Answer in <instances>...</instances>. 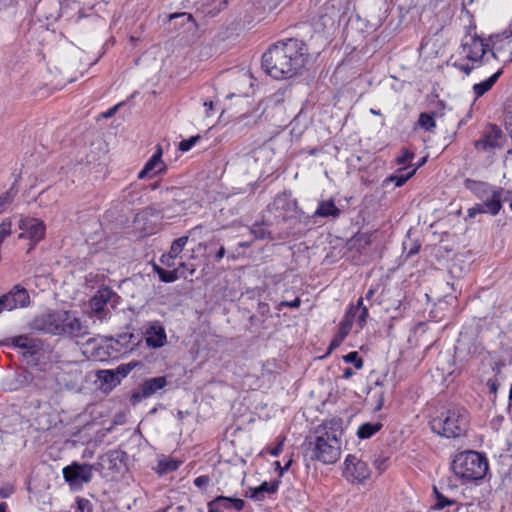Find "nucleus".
<instances>
[{"instance_id": "obj_36", "label": "nucleus", "mask_w": 512, "mask_h": 512, "mask_svg": "<svg viewBox=\"0 0 512 512\" xmlns=\"http://www.w3.org/2000/svg\"><path fill=\"white\" fill-rule=\"evenodd\" d=\"M343 360L346 363H352L354 364L356 369H361L363 367V359L359 357L358 352L353 351L343 356Z\"/></svg>"}, {"instance_id": "obj_58", "label": "nucleus", "mask_w": 512, "mask_h": 512, "mask_svg": "<svg viewBox=\"0 0 512 512\" xmlns=\"http://www.w3.org/2000/svg\"><path fill=\"white\" fill-rule=\"evenodd\" d=\"M344 339L345 338H340V334L337 333L330 344V349L338 347Z\"/></svg>"}, {"instance_id": "obj_28", "label": "nucleus", "mask_w": 512, "mask_h": 512, "mask_svg": "<svg viewBox=\"0 0 512 512\" xmlns=\"http://www.w3.org/2000/svg\"><path fill=\"white\" fill-rule=\"evenodd\" d=\"M215 499H223V502L218 503V507L223 509H230L234 508L236 511H241L244 506L245 502L242 499L239 498H231L226 496H218Z\"/></svg>"}, {"instance_id": "obj_21", "label": "nucleus", "mask_w": 512, "mask_h": 512, "mask_svg": "<svg viewBox=\"0 0 512 512\" xmlns=\"http://www.w3.org/2000/svg\"><path fill=\"white\" fill-rule=\"evenodd\" d=\"M339 215H340V210L336 207L334 201L332 199H330V200H326V201H321L318 204V207H317L316 211L314 212L313 217L314 218H316V217H324V218L332 217L335 219Z\"/></svg>"}, {"instance_id": "obj_56", "label": "nucleus", "mask_w": 512, "mask_h": 512, "mask_svg": "<svg viewBox=\"0 0 512 512\" xmlns=\"http://www.w3.org/2000/svg\"><path fill=\"white\" fill-rule=\"evenodd\" d=\"M283 450V442H279L273 449L270 450V454L274 457H278Z\"/></svg>"}, {"instance_id": "obj_53", "label": "nucleus", "mask_w": 512, "mask_h": 512, "mask_svg": "<svg viewBox=\"0 0 512 512\" xmlns=\"http://www.w3.org/2000/svg\"><path fill=\"white\" fill-rule=\"evenodd\" d=\"M14 492V487L10 484L4 485L0 488V497L8 498Z\"/></svg>"}, {"instance_id": "obj_22", "label": "nucleus", "mask_w": 512, "mask_h": 512, "mask_svg": "<svg viewBox=\"0 0 512 512\" xmlns=\"http://www.w3.org/2000/svg\"><path fill=\"white\" fill-rule=\"evenodd\" d=\"M348 309H354V320L356 321L359 329H362L367 322L368 318V308L363 304V298H359L356 305H351Z\"/></svg>"}, {"instance_id": "obj_12", "label": "nucleus", "mask_w": 512, "mask_h": 512, "mask_svg": "<svg viewBox=\"0 0 512 512\" xmlns=\"http://www.w3.org/2000/svg\"><path fill=\"white\" fill-rule=\"evenodd\" d=\"M490 43L478 36L470 37L462 43L461 49L465 57L475 63H481V59L489 50Z\"/></svg>"}, {"instance_id": "obj_41", "label": "nucleus", "mask_w": 512, "mask_h": 512, "mask_svg": "<svg viewBox=\"0 0 512 512\" xmlns=\"http://www.w3.org/2000/svg\"><path fill=\"white\" fill-rule=\"evenodd\" d=\"M453 504H455L454 500H451L442 494V495H438V498L436 499V503L433 505L432 508L435 510H442L445 507L451 506Z\"/></svg>"}, {"instance_id": "obj_18", "label": "nucleus", "mask_w": 512, "mask_h": 512, "mask_svg": "<svg viewBox=\"0 0 512 512\" xmlns=\"http://www.w3.org/2000/svg\"><path fill=\"white\" fill-rule=\"evenodd\" d=\"M162 157V149L160 146H157V151L151 156V158L146 162L143 169L139 172L138 178L144 179L146 177H153L162 171L165 170V164L161 160Z\"/></svg>"}, {"instance_id": "obj_62", "label": "nucleus", "mask_w": 512, "mask_h": 512, "mask_svg": "<svg viewBox=\"0 0 512 512\" xmlns=\"http://www.w3.org/2000/svg\"><path fill=\"white\" fill-rule=\"evenodd\" d=\"M419 249H420V245H419V244L414 243V244L411 246V248L408 250L407 255H408V256H412V255H414V254L418 253Z\"/></svg>"}, {"instance_id": "obj_59", "label": "nucleus", "mask_w": 512, "mask_h": 512, "mask_svg": "<svg viewBox=\"0 0 512 512\" xmlns=\"http://www.w3.org/2000/svg\"><path fill=\"white\" fill-rule=\"evenodd\" d=\"M504 365L505 364L500 361H497L494 363V365L492 366V371L495 373L496 376L501 374V371H502V368L504 367Z\"/></svg>"}, {"instance_id": "obj_24", "label": "nucleus", "mask_w": 512, "mask_h": 512, "mask_svg": "<svg viewBox=\"0 0 512 512\" xmlns=\"http://www.w3.org/2000/svg\"><path fill=\"white\" fill-rule=\"evenodd\" d=\"M381 422H366L359 426L357 436L360 439H368L375 435L381 428Z\"/></svg>"}, {"instance_id": "obj_23", "label": "nucleus", "mask_w": 512, "mask_h": 512, "mask_svg": "<svg viewBox=\"0 0 512 512\" xmlns=\"http://www.w3.org/2000/svg\"><path fill=\"white\" fill-rule=\"evenodd\" d=\"M501 73H502V71L498 70L496 73L491 75L488 79H486L480 83L474 84L473 92L476 95V98H479V97L483 96L486 92H488L494 86V84L497 82Z\"/></svg>"}, {"instance_id": "obj_44", "label": "nucleus", "mask_w": 512, "mask_h": 512, "mask_svg": "<svg viewBox=\"0 0 512 512\" xmlns=\"http://www.w3.org/2000/svg\"><path fill=\"white\" fill-rule=\"evenodd\" d=\"M177 269H179V272H178L179 278L180 277L187 278L188 274L193 275L195 272V268L193 266H189L188 264H186L184 262L180 263V265Z\"/></svg>"}, {"instance_id": "obj_48", "label": "nucleus", "mask_w": 512, "mask_h": 512, "mask_svg": "<svg viewBox=\"0 0 512 512\" xmlns=\"http://www.w3.org/2000/svg\"><path fill=\"white\" fill-rule=\"evenodd\" d=\"M133 367H134V365H132L131 363L125 364V365H120L116 370V374L118 376L121 375V377H126L131 372Z\"/></svg>"}, {"instance_id": "obj_39", "label": "nucleus", "mask_w": 512, "mask_h": 512, "mask_svg": "<svg viewBox=\"0 0 512 512\" xmlns=\"http://www.w3.org/2000/svg\"><path fill=\"white\" fill-rule=\"evenodd\" d=\"M1 301H3V305H4V308L7 310V311H11L13 309H16L18 307L16 301H15V298L12 294L11 291H9L8 293L2 295L0 297Z\"/></svg>"}, {"instance_id": "obj_5", "label": "nucleus", "mask_w": 512, "mask_h": 512, "mask_svg": "<svg viewBox=\"0 0 512 512\" xmlns=\"http://www.w3.org/2000/svg\"><path fill=\"white\" fill-rule=\"evenodd\" d=\"M455 475L466 481H477L485 477L489 470L487 458L476 451L457 454L452 462Z\"/></svg>"}, {"instance_id": "obj_37", "label": "nucleus", "mask_w": 512, "mask_h": 512, "mask_svg": "<svg viewBox=\"0 0 512 512\" xmlns=\"http://www.w3.org/2000/svg\"><path fill=\"white\" fill-rule=\"evenodd\" d=\"M289 205V199L285 193L277 195L272 203V207L275 209L283 210L289 209Z\"/></svg>"}, {"instance_id": "obj_32", "label": "nucleus", "mask_w": 512, "mask_h": 512, "mask_svg": "<svg viewBox=\"0 0 512 512\" xmlns=\"http://www.w3.org/2000/svg\"><path fill=\"white\" fill-rule=\"evenodd\" d=\"M188 239H189L188 235H185V236L175 239L172 242L168 253L171 254L175 258L179 257L181 252L183 251L184 247L186 246Z\"/></svg>"}, {"instance_id": "obj_57", "label": "nucleus", "mask_w": 512, "mask_h": 512, "mask_svg": "<svg viewBox=\"0 0 512 512\" xmlns=\"http://www.w3.org/2000/svg\"><path fill=\"white\" fill-rule=\"evenodd\" d=\"M507 201L512 202V192L505 191L503 188H501V203Z\"/></svg>"}, {"instance_id": "obj_34", "label": "nucleus", "mask_w": 512, "mask_h": 512, "mask_svg": "<svg viewBox=\"0 0 512 512\" xmlns=\"http://www.w3.org/2000/svg\"><path fill=\"white\" fill-rule=\"evenodd\" d=\"M418 124L426 131H432L436 126L433 116L429 113H421L418 119Z\"/></svg>"}, {"instance_id": "obj_49", "label": "nucleus", "mask_w": 512, "mask_h": 512, "mask_svg": "<svg viewBox=\"0 0 512 512\" xmlns=\"http://www.w3.org/2000/svg\"><path fill=\"white\" fill-rule=\"evenodd\" d=\"M487 213L484 205L476 204L474 207L468 209V217L474 218L477 214Z\"/></svg>"}, {"instance_id": "obj_63", "label": "nucleus", "mask_w": 512, "mask_h": 512, "mask_svg": "<svg viewBox=\"0 0 512 512\" xmlns=\"http://www.w3.org/2000/svg\"><path fill=\"white\" fill-rule=\"evenodd\" d=\"M173 17H182V18H186L189 22V24L191 26H194V22L192 20V16L190 14H187V13H181V14H178V15H174Z\"/></svg>"}, {"instance_id": "obj_51", "label": "nucleus", "mask_w": 512, "mask_h": 512, "mask_svg": "<svg viewBox=\"0 0 512 512\" xmlns=\"http://www.w3.org/2000/svg\"><path fill=\"white\" fill-rule=\"evenodd\" d=\"M175 259V257L167 252L160 257V262L167 267H173L175 265Z\"/></svg>"}, {"instance_id": "obj_31", "label": "nucleus", "mask_w": 512, "mask_h": 512, "mask_svg": "<svg viewBox=\"0 0 512 512\" xmlns=\"http://www.w3.org/2000/svg\"><path fill=\"white\" fill-rule=\"evenodd\" d=\"M154 271L157 273L159 279L165 283L175 282L179 278V269L165 270L157 265H154Z\"/></svg>"}, {"instance_id": "obj_29", "label": "nucleus", "mask_w": 512, "mask_h": 512, "mask_svg": "<svg viewBox=\"0 0 512 512\" xmlns=\"http://www.w3.org/2000/svg\"><path fill=\"white\" fill-rule=\"evenodd\" d=\"M10 291L12 292L18 307H26L29 305L30 297L25 288L20 285H15Z\"/></svg>"}, {"instance_id": "obj_55", "label": "nucleus", "mask_w": 512, "mask_h": 512, "mask_svg": "<svg viewBox=\"0 0 512 512\" xmlns=\"http://www.w3.org/2000/svg\"><path fill=\"white\" fill-rule=\"evenodd\" d=\"M258 313L262 316L268 317L270 314V307L267 303H259L258 304Z\"/></svg>"}, {"instance_id": "obj_17", "label": "nucleus", "mask_w": 512, "mask_h": 512, "mask_svg": "<svg viewBox=\"0 0 512 512\" xmlns=\"http://www.w3.org/2000/svg\"><path fill=\"white\" fill-rule=\"evenodd\" d=\"M487 42L490 43L494 58H498V55L504 51H508L509 55L512 52V32L503 31L501 34L492 35Z\"/></svg>"}, {"instance_id": "obj_38", "label": "nucleus", "mask_w": 512, "mask_h": 512, "mask_svg": "<svg viewBox=\"0 0 512 512\" xmlns=\"http://www.w3.org/2000/svg\"><path fill=\"white\" fill-rule=\"evenodd\" d=\"M185 2L187 4H193V5H195L197 3L196 0H185ZM225 4H226V1H223V0H204L202 3V7L215 5L214 7H212V9L209 10V13H210L216 9L219 11L221 9V7Z\"/></svg>"}, {"instance_id": "obj_2", "label": "nucleus", "mask_w": 512, "mask_h": 512, "mask_svg": "<svg viewBox=\"0 0 512 512\" xmlns=\"http://www.w3.org/2000/svg\"><path fill=\"white\" fill-rule=\"evenodd\" d=\"M343 420L331 418L323 421L314 430V439L309 441L311 458L323 464H334L341 456Z\"/></svg>"}, {"instance_id": "obj_46", "label": "nucleus", "mask_w": 512, "mask_h": 512, "mask_svg": "<svg viewBox=\"0 0 512 512\" xmlns=\"http://www.w3.org/2000/svg\"><path fill=\"white\" fill-rule=\"evenodd\" d=\"M301 304L300 298H295L292 301H282L278 304L277 310L281 311L283 307L298 308Z\"/></svg>"}, {"instance_id": "obj_27", "label": "nucleus", "mask_w": 512, "mask_h": 512, "mask_svg": "<svg viewBox=\"0 0 512 512\" xmlns=\"http://www.w3.org/2000/svg\"><path fill=\"white\" fill-rule=\"evenodd\" d=\"M354 309H348L340 322L338 334H340V338H346L351 331L353 322H354Z\"/></svg>"}, {"instance_id": "obj_19", "label": "nucleus", "mask_w": 512, "mask_h": 512, "mask_svg": "<svg viewBox=\"0 0 512 512\" xmlns=\"http://www.w3.org/2000/svg\"><path fill=\"white\" fill-rule=\"evenodd\" d=\"M14 347L25 350L24 355L34 356L41 350V343L39 340L32 339L27 335H19L10 339Z\"/></svg>"}, {"instance_id": "obj_43", "label": "nucleus", "mask_w": 512, "mask_h": 512, "mask_svg": "<svg viewBox=\"0 0 512 512\" xmlns=\"http://www.w3.org/2000/svg\"><path fill=\"white\" fill-rule=\"evenodd\" d=\"M199 139H200V136H192L189 139L182 140L179 143V150L182 151V152L189 151L196 144V142Z\"/></svg>"}, {"instance_id": "obj_60", "label": "nucleus", "mask_w": 512, "mask_h": 512, "mask_svg": "<svg viewBox=\"0 0 512 512\" xmlns=\"http://www.w3.org/2000/svg\"><path fill=\"white\" fill-rule=\"evenodd\" d=\"M225 254H226V250H225L224 246H221L215 254V257H214L215 261L219 262L225 256Z\"/></svg>"}, {"instance_id": "obj_52", "label": "nucleus", "mask_w": 512, "mask_h": 512, "mask_svg": "<svg viewBox=\"0 0 512 512\" xmlns=\"http://www.w3.org/2000/svg\"><path fill=\"white\" fill-rule=\"evenodd\" d=\"M223 499H213L212 501L208 502V512H223L220 507H218V503L223 502Z\"/></svg>"}, {"instance_id": "obj_45", "label": "nucleus", "mask_w": 512, "mask_h": 512, "mask_svg": "<svg viewBox=\"0 0 512 512\" xmlns=\"http://www.w3.org/2000/svg\"><path fill=\"white\" fill-rule=\"evenodd\" d=\"M414 158V153L410 152L407 149H403L401 155L396 158V162L399 165L405 164L406 162L412 160Z\"/></svg>"}, {"instance_id": "obj_40", "label": "nucleus", "mask_w": 512, "mask_h": 512, "mask_svg": "<svg viewBox=\"0 0 512 512\" xmlns=\"http://www.w3.org/2000/svg\"><path fill=\"white\" fill-rule=\"evenodd\" d=\"M251 233L254 235L256 239H265L268 238L270 240H273V237L271 236V233L266 231L261 225L255 224L252 229Z\"/></svg>"}, {"instance_id": "obj_42", "label": "nucleus", "mask_w": 512, "mask_h": 512, "mask_svg": "<svg viewBox=\"0 0 512 512\" xmlns=\"http://www.w3.org/2000/svg\"><path fill=\"white\" fill-rule=\"evenodd\" d=\"M76 502L80 512H93V505L88 499L77 497Z\"/></svg>"}, {"instance_id": "obj_1", "label": "nucleus", "mask_w": 512, "mask_h": 512, "mask_svg": "<svg viewBox=\"0 0 512 512\" xmlns=\"http://www.w3.org/2000/svg\"><path fill=\"white\" fill-rule=\"evenodd\" d=\"M308 58L306 44L289 38L271 45L262 55V68L274 79H290L302 73Z\"/></svg>"}, {"instance_id": "obj_54", "label": "nucleus", "mask_w": 512, "mask_h": 512, "mask_svg": "<svg viewBox=\"0 0 512 512\" xmlns=\"http://www.w3.org/2000/svg\"><path fill=\"white\" fill-rule=\"evenodd\" d=\"M487 387L489 388V391L493 394H497L499 383L497 379H488L486 382Z\"/></svg>"}, {"instance_id": "obj_33", "label": "nucleus", "mask_w": 512, "mask_h": 512, "mask_svg": "<svg viewBox=\"0 0 512 512\" xmlns=\"http://www.w3.org/2000/svg\"><path fill=\"white\" fill-rule=\"evenodd\" d=\"M17 190L15 189V183L3 194L0 195V213H2L6 206L11 204L14 198L17 195Z\"/></svg>"}, {"instance_id": "obj_14", "label": "nucleus", "mask_w": 512, "mask_h": 512, "mask_svg": "<svg viewBox=\"0 0 512 512\" xmlns=\"http://www.w3.org/2000/svg\"><path fill=\"white\" fill-rule=\"evenodd\" d=\"M112 342H114L112 337L98 336L89 338L86 341V345L92 347L91 354L96 360L104 361L112 356L110 350L117 351L113 347Z\"/></svg>"}, {"instance_id": "obj_10", "label": "nucleus", "mask_w": 512, "mask_h": 512, "mask_svg": "<svg viewBox=\"0 0 512 512\" xmlns=\"http://www.w3.org/2000/svg\"><path fill=\"white\" fill-rule=\"evenodd\" d=\"M503 139L504 133L501 128L495 124H489L483 131L482 137L474 142V147L484 152L491 149H500Z\"/></svg>"}, {"instance_id": "obj_47", "label": "nucleus", "mask_w": 512, "mask_h": 512, "mask_svg": "<svg viewBox=\"0 0 512 512\" xmlns=\"http://www.w3.org/2000/svg\"><path fill=\"white\" fill-rule=\"evenodd\" d=\"M210 483V477L207 475H201L194 480V485L200 489L206 488Z\"/></svg>"}, {"instance_id": "obj_61", "label": "nucleus", "mask_w": 512, "mask_h": 512, "mask_svg": "<svg viewBox=\"0 0 512 512\" xmlns=\"http://www.w3.org/2000/svg\"><path fill=\"white\" fill-rule=\"evenodd\" d=\"M354 375V371L352 368H345L344 371H343V375H342V378L343 379H349L351 378L352 376Z\"/></svg>"}, {"instance_id": "obj_30", "label": "nucleus", "mask_w": 512, "mask_h": 512, "mask_svg": "<svg viewBox=\"0 0 512 512\" xmlns=\"http://www.w3.org/2000/svg\"><path fill=\"white\" fill-rule=\"evenodd\" d=\"M465 351L471 355H480L483 352V347L477 343L467 344L463 339H460L458 341V346L456 347V353L461 354Z\"/></svg>"}, {"instance_id": "obj_13", "label": "nucleus", "mask_w": 512, "mask_h": 512, "mask_svg": "<svg viewBox=\"0 0 512 512\" xmlns=\"http://www.w3.org/2000/svg\"><path fill=\"white\" fill-rule=\"evenodd\" d=\"M127 458V453L122 450H111L106 454L101 455L98 461L94 464V470L102 474L105 470L116 471L120 470L121 464Z\"/></svg>"}, {"instance_id": "obj_35", "label": "nucleus", "mask_w": 512, "mask_h": 512, "mask_svg": "<svg viewBox=\"0 0 512 512\" xmlns=\"http://www.w3.org/2000/svg\"><path fill=\"white\" fill-rule=\"evenodd\" d=\"M103 374L102 379L105 384H107L110 388L116 386L120 383V377L116 374V372L112 370H104L101 371Z\"/></svg>"}, {"instance_id": "obj_20", "label": "nucleus", "mask_w": 512, "mask_h": 512, "mask_svg": "<svg viewBox=\"0 0 512 512\" xmlns=\"http://www.w3.org/2000/svg\"><path fill=\"white\" fill-rule=\"evenodd\" d=\"M280 480H273L271 482H263L256 488H250L246 492V496L252 498L255 501H262L266 495L275 494L278 491Z\"/></svg>"}, {"instance_id": "obj_16", "label": "nucleus", "mask_w": 512, "mask_h": 512, "mask_svg": "<svg viewBox=\"0 0 512 512\" xmlns=\"http://www.w3.org/2000/svg\"><path fill=\"white\" fill-rule=\"evenodd\" d=\"M166 385L167 380L164 376L146 379L133 393L132 398L137 401L149 398L159 390L163 389Z\"/></svg>"}, {"instance_id": "obj_15", "label": "nucleus", "mask_w": 512, "mask_h": 512, "mask_svg": "<svg viewBox=\"0 0 512 512\" xmlns=\"http://www.w3.org/2000/svg\"><path fill=\"white\" fill-rule=\"evenodd\" d=\"M146 345L152 349L162 348L167 344L164 326L159 321L152 322L144 333Z\"/></svg>"}, {"instance_id": "obj_9", "label": "nucleus", "mask_w": 512, "mask_h": 512, "mask_svg": "<svg viewBox=\"0 0 512 512\" xmlns=\"http://www.w3.org/2000/svg\"><path fill=\"white\" fill-rule=\"evenodd\" d=\"M19 228L23 231L22 233H20L19 237L29 238L33 242V244L28 249V252H30L34 248L36 243L42 240L45 236V224L43 223V221L37 218H22L19 222Z\"/></svg>"}, {"instance_id": "obj_6", "label": "nucleus", "mask_w": 512, "mask_h": 512, "mask_svg": "<svg viewBox=\"0 0 512 512\" xmlns=\"http://www.w3.org/2000/svg\"><path fill=\"white\" fill-rule=\"evenodd\" d=\"M465 187L479 198L484 205L486 212L495 216L502 208L501 205V188L492 186L486 182L466 179Z\"/></svg>"}, {"instance_id": "obj_8", "label": "nucleus", "mask_w": 512, "mask_h": 512, "mask_svg": "<svg viewBox=\"0 0 512 512\" xmlns=\"http://www.w3.org/2000/svg\"><path fill=\"white\" fill-rule=\"evenodd\" d=\"M94 464L73 462L63 468L62 473L65 481L70 486H81L89 483L93 478Z\"/></svg>"}, {"instance_id": "obj_11", "label": "nucleus", "mask_w": 512, "mask_h": 512, "mask_svg": "<svg viewBox=\"0 0 512 512\" xmlns=\"http://www.w3.org/2000/svg\"><path fill=\"white\" fill-rule=\"evenodd\" d=\"M344 476L350 481L364 482L370 477V469L366 462L355 455H348L344 462Z\"/></svg>"}, {"instance_id": "obj_3", "label": "nucleus", "mask_w": 512, "mask_h": 512, "mask_svg": "<svg viewBox=\"0 0 512 512\" xmlns=\"http://www.w3.org/2000/svg\"><path fill=\"white\" fill-rule=\"evenodd\" d=\"M30 329L46 334L80 338L89 334L88 326L74 313L66 310H48L35 316Z\"/></svg>"}, {"instance_id": "obj_7", "label": "nucleus", "mask_w": 512, "mask_h": 512, "mask_svg": "<svg viewBox=\"0 0 512 512\" xmlns=\"http://www.w3.org/2000/svg\"><path fill=\"white\" fill-rule=\"evenodd\" d=\"M119 299L120 297L110 287L103 286L91 298L90 307L98 315L99 320L104 321L110 317L109 310L106 307L115 308Z\"/></svg>"}, {"instance_id": "obj_4", "label": "nucleus", "mask_w": 512, "mask_h": 512, "mask_svg": "<svg viewBox=\"0 0 512 512\" xmlns=\"http://www.w3.org/2000/svg\"><path fill=\"white\" fill-rule=\"evenodd\" d=\"M468 412L463 407H452L433 418L430 426L433 432L447 438H457L466 433L468 427Z\"/></svg>"}, {"instance_id": "obj_26", "label": "nucleus", "mask_w": 512, "mask_h": 512, "mask_svg": "<svg viewBox=\"0 0 512 512\" xmlns=\"http://www.w3.org/2000/svg\"><path fill=\"white\" fill-rule=\"evenodd\" d=\"M416 171L417 168H411V166L404 167L399 169L398 174L392 175L389 180L395 182L396 187H401L415 174Z\"/></svg>"}, {"instance_id": "obj_25", "label": "nucleus", "mask_w": 512, "mask_h": 512, "mask_svg": "<svg viewBox=\"0 0 512 512\" xmlns=\"http://www.w3.org/2000/svg\"><path fill=\"white\" fill-rule=\"evenodd\" d=\"M33 381V375L27 370L15 374L13 382L10 384V390H19L30 385Z\"/></svg>"}, {"instance_id": "obj_64", "label": "nucleus", "mask_w": 512, "mask_h": 512, "mask_svg": "<svg viewBox=\"0 0 512 512\" xmlns=\"http://www.w3.org/2000/svg\"><path fill=\"white\" fill-rule=\"evenodd\" d=\"M459 68L460 70H462L463 72H465L467 75H469L471 73V71L473 70L474 66H470L468 64L466 65H459Z\"/></svg>"}, {"instance_id": "obj_50", "label": "nucleus", "mask_w": 512, "mask_h": 512, "mask_svg": "<svg viewBox=\"0 0 512 512\" xmlns=\"http://www.w3.org/2000/svg\"><path fill=\"white\" fill-rule=\"evenodd\" d=\"M160 467H161V472H170V471H174L178 468V464L176 461H168V462H165V463H160Z\"/></svg>"}]
</instances>
